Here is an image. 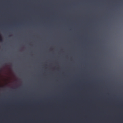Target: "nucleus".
I'll return each mask as SVG.
<instances>
[{
	"label": "nucleus",
	"instance_id": "1",
	"mask_svg": "<svg viewBox=\"0 0 123 123\" xmlns=\"http://www.w3.org/2000/svg\"><path fill=\"white\" fill-rule=\"evenodd\" d=\"M0 41L2 42L3 41L1 35L0 34Z\"/></svg>",
	"mask_w": 123,
	"mask_h": 123
}]
</instances>
